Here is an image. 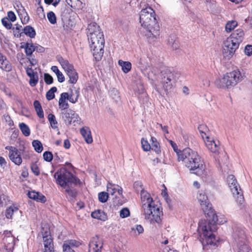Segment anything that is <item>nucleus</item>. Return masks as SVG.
I'll list each match as a JSON object with an SVG mask.
<instances>
[{
  "label": "nucleus",
  "mask_w": 252,
  "mask_h": 252,
  "mask_svg": "<svg viewBox=\"0 0 252 252\" xmlns=\"http://www.w3.org/2000/svg\"><path fill=\"white\" fill-rule=\"evenodd\" d=\"M62 118L67 125L71 124V117L74 115V111L71 109H67L62 113Z\"/></svg>",
  "instance_id": "bb28decb"
},
{
  "label": "nucleus",
  "mask_w": 252,
  "mask_h": 252,
  "mask_svg": "<svg viewBox=\"0 0 252 252\" xmlns=\"http://www.w3.org/2000/svg\"><path fill=\"white\" fill-rule=\"evenodd\" d=\"M143 214L145 219L151 224L157 223L158 225L161 222V216H162V212L159 207L155 205L154 203L144 205Z\"/></svg>",
  "instance_id": "0eeeda50"
},
{
  "label": "nucleus",
  "mask_w": 252,
  "mask_h": 252,
  "mask_svg": "<svg viewBox=\"0 0 252 252\" xmlns=\"http://www.w3.org/2000/svg\"><path fill=\"white\" fill-rule=\"evenodd\" d=\"M57 91L56 87H52L46 94V99L48 100H51L55 98V93Z\"/></svg>",
  "instance_id": "79ce46f5"
},
{
  "label": "nucleus",
  "mask_w": 252,
  "mask_h": 252,
  "mask_svg": "<svg viewBox=\"0 0 252 252\" xmlns=\"http://www.w3.org/2000/svg\"><path fill=\"white\" fill-rule=\"evenodd\" d=\"M7 16L9 20H10L12 22H14L16 20V17L14 13L10 11L7 13Z\"/></svg>",
  "instance_id": "13d9d810"
},
{
  "label": "nucleus",
  "mask_w": 252,
  "mask_h": 252,
  "mask_svg": "<svg viewBox=\"0 0 252 252\" xmlns=\"http://www.w3.org/2000/svg\"><path fill=\"white\" fill-rule=\"evenodd\" d=\"M244 32L242 29H238L235 31L231 35L228 37L231 38V39L233 41L237 43L239 45L243 41L244 39Z\"/></svg>",
  "instance_id": "6ab92c4d"
},
{
  "label": "nucleus",
  "mask_w": 252,
  "mask_h": 252,
  "mask_svg": "<svg viewBox=\"0 0 252 252\" xmlns=\"http://www.w3.org/2000/svg\"><path fill=\"white\" fill-rule=\"evenodd\" d=\"M107 190L109 194L114 195L117 193L118 195H121L123 193V189L121 187L117 185L109 184L107 187Z\"/></svg>",
  "instance_id": "4be33fe9"
},
{
  "label": "nucleus",
  "mask_w": 252,
  "mask_h": 252,
  "mask_svg": "<svg viewBox=\"0 0 252 252\" xmlns=\"http://www.w3.org/2000/svg\"><path fill=\"white\" fill-rule=\"evenodd\" d=\"M0 68L6 71H10L11 70V65L6 57L0 53Z\"/></svg>",
  "instance_id": "b1692460"
},
{
  "label": "nucleus",
  "mask_w": 252,
  "mask_h": 252,
  "mask_svg": "<svg viewBox=\"0 0 252 252\" xmlns=\"http://www.w3.org/2000/svg\"><path fill=\"white\" fill-rule=\"evenodd\" d=\"M5 237L4 238L3 240L5 243V246L7 250L12 251L13 250L15 244V238L11 234L10 231H6L5 232Z\"/></svg>",
  "instance_id": "f3484780"
},
{
  "label": "nucleus",
  "mask_w": 252,
  "mask_h": 252,
  "mask_svg": "<svg viewBox=\"0 0 252 252\" xmlns=\"http://www.w3.org/2000/svg\"><path fill=\"white\" fill-rule=\"evenodd\" d=\"M79 90V88L77 89L75 87H73L72 89H71L70 93H67L68 97L66 98L71 103H75L78 101L80 95Z\"/></svg>",
  "instance_id": "412c9836"
},
{
  "label": "nucleus",
  "mask_w": 252,
  "mask_h": 252,
  "mask_svg": "<svg viewBox=\"0 0 252 252\" xmlns=\"http://www.w3.org/2000/svg\"><path fill=\"white\" fill-rule=\"evenodd\" d=\"M130 215V212L128 208H124L120 212V216L122 218H125Z\"/></svg>",
  "instance_id": "3c124183"
},
{
  "label": "nucleus",
  "mask_w": 252,
  "mask_h": 252,
  "mask_svg": "<svg viewBox=\"0 0 252 252\" xmlns=\"http://www.w3.org/2000/svg\"><path fill=\"white\" fill-rule=\"evenodd\" d=\"M34 51H36L38 53H43L44 52L45 50L44 47L39 45H34Z\"/></svg>",
  "instance_id": "69168bd1"
},
{
  "label": "nucleus",
  "mask_w": 252,
  "mask_h": 252,
  "mask_svg": "<svg viewBox=\"0 0 252 252\" xmlns=\"http://www.w3.org/2000/svg\"><path fill=\"white\" fill-rule=\"evenodd\" d=\"M23 32L31 38H34L36 32L33 27L31 26H26L23 29Z\"/></svg>",
  "instance_id": "2f4dec72"
},
{
  "label": "nucleus",
  "mask_w": 252,
  "mask_h": 252,
  "mask_svg": "<svg viewBox=\"0 0 252 252\" xmlns=\"http://www.w3.org/2000/svg\"><path fill=\"white\" fill-rule=\"evenodd\" d=\"M160 82L165 90H167L172 86V81H174L178 78L179 74L172 69L165 68L160 72Z\"/></svg>",
  "instance_id": "9d476101"
},
{
  "label": "nucleus",
  "mask_w": 252,
  "mask_h": 252,
  "mask_svg": "<svg viewBox=\"0 0 252 252\" xmlns=\"http://www.w3.org/2000/svg\"><path fill=\"white\" fill-rule=\"evenodd\" d=\"M159 73V70L157 67H152L147 73L148 78L152 82H155L158 80Z\"/></svg>",
  "instance_id": "a878e982"
},
{
  "label": "nucleus",
  "mask_w": 252,
  "mask_h": 252,
  "mask_svg": "<svg viewBox=\"0 0 252 252\" xmlns=\"http://www.w3.org/2000/svg\"><path fill=\"white\" fill-rule=\"evenodd\" d=\"M31 168L32 172L34 173V174L36 176H38L40 173L39 169L35 163H32L31 165Z\"/></svg>",
  "instance_id": "864d4df0"
},
{
  "label": "nucleus",
  "mask_w": 252,
  "mask_h": 252,
  "mask_svg": "<svg viewBox=\"0 0 252 252\" xmlns=\"http://www.w3.org/2000/svg\"><path fill=\"white\" fill-rule=\"evenodd\" d=\"M204 213L207 214L208 218L207 220H201L198 223V230L200 233V241L201 243L203 249L204 250L216 249L218 246V242L215 239V235L213 234L212 226L215 227V224L218 223V216L211 210Z\"/></svg>",
  "instance_id": "f257e3e1"
},
{
  "label": "nucleus",
  "mask_w": 252,
  "mask_h": 252,
  "mask_svg": "<svg viewBox=\"0 0 252 252\" xmlns=\"http://www.w3.org/2000/svg\"><path fill=\"white\" fill-rule=\"evenodd\" d=\"M237 26V22L235 20L227 22L225 25V31L227 32H231Z\"/></svg>",
  "instance_id": "ea45409f"
},
{
  "label": "nucleus",
  "mask_w": 252,
  "mask_h": 252,
  "mask_svg": "<svg viewBox=\"0 0 252 252\" xmlns=\"http://www.w3.org/2000/svg\"><path fill=\"white\" fill-rule=\"evenodd\" d=\"M37 116L40 118H42L44 117V113L42 108V107L40 106L39 108L35 110Z\"/></svg>",
  "instance_id": "0e129e2a"
},
{
  "label": "nucleus",
  "mask_w": 252,
  "mask_h": 252,
  "mask_svg": "<svg viewBox=\"0 0 252 252\" xmlns=\"http://www.w3.org/2000/svg\"><path fill=\"white\" fill-rule=\"evenodd\" d=\"M71 124H73L76 122H78L79 117L76 113H75L74 111V115H72V117H71Z\"/></svg>",
  "instance_id": "338daca9"
},
{
  "label": "nucleus",
  "mask_w": 252,
  "mask_h": 252,
  "mask_svg": "<svg viewBox=\"0 0 252 252\" xmlns=\"http://www.w3.org/2000/svg\"><path fill=\"white\" fill-rule=\"evenodd\" d=\"M118 63L122 67L123 71L125 73H128L131 68V63L129 62L119 60Z\"/></svg>",
  "instance_id": "473e14b6"
},
{
  "label": "nucleus",
  "mask_w": 252,
  "mask_h": 252,
  "mask_svg": "<svg viewBox=\"0 0 252 252\" xmlns=\"http://www.w3.org/2000/svg\"><path fill=\"white\" fill-rule=\"evenodd\" d=\"M197 198L204 213H206V212L210 210L212 205L209 202L208 197L204 192L199 191Z\"/></svg>",
  "instance_id": "dca6fc26"
},
{
  "label": "nucleus",
  "mask_w": 252,
  "mask_h": 252,
  "mask_svg": "<svg viewBox=\"0 0 252 252\" xmlns=\"http://www.w3.org/2000/svg\"><path fill=\"white\" fill-rule=\"evenodd\" d=\"M206 147L213 153H218L220 149V142L218 140H215L209 136H206V139L204 140Z\"/></svg>",
  "instance_id": "4468645a"
},
{
  "label": "nucleus",
  "mask_w": 252,
  "mask_h": 252,
  "mask_svg": "<svg viewBox=\"0 0 252 252\" xmlns=\"http://www.w3.org/2000/svg\"><path fill=\"white\" fill-rule=\"evenodd\" d=\"M223 46V54L226 58H229L232 56L239 45L228 37L224 42Z\"/></svg>",
  "instance_id": "f8f14e48"
},
{
  "label": "nucleus",
  "mask_w": 252,
  "mask_h": 252,
  "mask_svg": "<svg viewBox=\"0 0 252 252\" xmlns=\"http://www.w3.org/2000/svg\"><path fill=\"white\" fill-rule=\"evenodd\" d=\"M178 160L183 161L185 165L190 171H195L193 173L197 175H202L205 169L203 159L197 152L189 148L184 149L177 153Z\"/></svg>",
  "instance_id": "f03ea898"
},
{
  "label": "nucleus",
  "mask_w": 252,
  "mask_h": 252,
  "mask_svg": "<svg viewBox=\"0 0 252 252\" xmlns=\"http://www.w3.org/2000/svg\"><path fill=\"white\" fill-rule=\"evenodd\" d=\"M44 81L47 84H51L53 83V78L49 74L45 73Z\"/></svg>",
  "instance_id": "603ef678"
},
{
  "label": "nucleus",
  "mask_w": 252,
  "mask_h": 252,
  "mask_svg": "<svg viewBox=\"0 0 252 252\" xmlns=\"http://www.w3.org/2000/svg\"><path fill=\"white\" fill-rule=\"evenodd\" d=\"M141 199L142 202V208H143L144 205H150L154 203L153 198L151 197L150 194L143 189L140 190Z\"/></svg>",
  "instance_id": "a211bd4d"
},
{
  "label": "nucleus",
  "mask_w": 252,
  "mask_h": 252,
  "mask_svg": "<svg viewBox=\"0 0 252 252\" xmlns=\"http://www.w3.org/2000/svg\"><path fill=\"white\" fill-rule=\"evenodd\" d=\"M37 82H38V77H37V78H36L35 77V75L32 76L30 77L29 83L31 86H32V87L35 86L37 84Z\"/></svg>",
  "instance_id": "6e6d98bb"
},
{
  "label": "nucleus",
  "mask_w": 252,
  "mask_h": 252,
  "mask_svg": "<svg viewBox=\"0 0 252 252\" xmlns=\"http://www.w3.org/2000/svg\"><path fill=\"white\" fill-rule=\"evenodd\" d=\"M67 97V93H63L61 94L59 100V106L60 109L62 110H66L69 107V104L66 101Z\"/></svg>",
  "instance_id": "5701e85b"
},
{
  "label": "nucleus",
  "mask_w": 252,
  "mask_h": 252,
  "mask_svg": "<svg viewBox=\"0 0 252 252\" xmlns=\"http://www.w3.org/2000/svg\"><path fill=\"white\" fill-rule=\"evenodd\" d=\"M140 23L148 32L147 36L157 38L159 35V27L156 18L155 12L150 7L142 9L140 14Z\"/></svg>",
  "instance_id": "20e7f679"
},
{
  "label": "nucleus",
  "mask_w": 252,
  "mask_h": 252,
  "mask_svg": "<svg viewBox=\"0 0 252 252\" xmlns=\"http://www.w3.org/2000/svg\"><path fill=\"white\" fill-rule=\"evenodd\" d=\"M80 243L75 240H69L64 243L63 248V252H75L71 247H77L80 245Z\"/></svg>",
  "instance_id": "aec40b11"
},
{
  "label": "nucleus",
  "mask_w": 252,
  "mask_h": 252,
  "mask_svg": "<svg viewBox=\"0 0 252 252\" xmlns=\"http://www.w3.org/2000/svg\"><path fill=\"white\" fill-rule=\"evenodd\" d=\"M232 237L237 245L238 252H252L251 249L246 244L245 232L242 228L235 227L233 230Z\"/></svg>",
  "instance_id": "1a4fd4ad"
},
{
  "label": "nucleus",
  "mask_w": 252,
  "mask_h": 252,
  "mask_svg": "<svg viewBox=\"0 0 252 252\" xmlns=\"http://www.w3.org/2000/svg\"><path fill=\"white\" fill-rule=\"evenodd\" d=\"M150 142L151 143V149L158 154L160 153L161 150L159 143L158 142L156 138L152 136L150 139Z\"/></svg>",
  "instance_id": "c85d7f7f"
},
{
  "label": "nucleus",
  "mask_w": 252,
  "mask_h": 252,
  "mask_svg": "<svg viewBox=\"0 0 252 252\" xmlns=\"http://www.w3.org/2000/svg\"><path fill=\"white\" fill-rule=\"evenodd\" d=\"M19 128L25 136H29L31 134V130L29 126L24 123H21L19 125Z\"/></svg>",
  "instance_id": "f704fd0d"
},
{
  "label": "nucleus",
  "mask_w": 252,
  "mask_h": 252,
  "mask_svg": "<svg viewBox=\"0 0 252 252\" xmlns=\"http://www.w3.org/2000/svg\"><path fill=\"white\" fill-rule=\"evenodd\" d=\"M5 149L9 150V158L10 160L16 165H20L22 163L20 152L15 147L6 146Z\"/></svg>",
  "instance_id": "ddd939ff"
},
{
  "label": "nucleus",
  "mask_w": 252,
  "mask_h": 252,
  "mask_svg": "<svg viewBox=\"0 0 252 252\" xmlns=\"http://www.w3.org/2000/svg\"><path fill=\"white\" fill-rule=\"evenodd\" d=\"M36 201L40 202H45L46 201V199L44 195L39 192H38V197Z\"/></svg>",
  "instance_id": "680f3d73"
},
{
  "label": "nucleus",
  "mask_w": 252,
  "mask_h": 252,
  "mask_svg": "<svg viewBox=\"0 0 252 252\" xmlns=\"http://www.w3.org/2000/svg\"><path fill=\"white\" fill-rule=\"evenodd\" d=\"M80 133L83 136L85 141L87 143L90 144L93 142V138L91 136V131L89 128H82L80 129Z\"/></svg>",
  "instance_id": "cd10ccee"
},
{
  "label": "nucleus",
  "mask_w": 252,
  "mask_h": 252,
  "mask_svg": "<svg viewBox=\"0 0 252 252\" xmlns=\"http://www.w3.org/2000/svg\"><path fill=\"white\" fill-rule=\"evenodd\" d=\"M1 23L3 26L8 30L11 29L12 26L11 23L7 17H4L1 19Z\"/></svg>",
  "instance_id": "09e8293b"
},
{
  "label": "nucleus",
  "mask_w": 252,
  "mask_h": 252,
  "mask_svg": "<svg viewBox=\"0 0 252 252\" xmlns=\"http://www.w3.org/2000/svg\"><path fill=\"white\" fill-rule=\"evenodd\" d=\"M198 129L203 140L206 139V136H209L208 134V129L206 126L200 125L199 126Z\"/></svg>",
  "instance_id": "58836bf2"
},
{
  "label": "nucleus",
  "mask_w": 252,
  "mask_h": 252,
  "mask_svg": "<svg viewBox=\"0 0 252 252\" xmlns=\"http://www.w3.org/2000/svg\"><path fill=\"white\" fill-rule=\"evenodd\" d=\"M102 247V240L95 236L92 238L89 244V252H101Z\"/></svg>",
  "instance_id": "2eb2a0df"
},
{
  "label": "nucleus",
  "mask_w": 252,
  "mask_h": 252,
  "mask_svg": "<svg viewBox=\"0 0 252 252\" xmlns=\"http://www.w3.org/2000/svg\"><path fill=\"white\" fill-rule=\"evenodd\" d=\"M51 69L52 71L56 73L58 78V81L60 83H62L64 81L65 78L63 74L59 70L57 66H52Z\"/></svg>",
  "instance_id": "c9c22d12"
},
{
  "label": "nucleus",
  "mask_w": 252,
  "mask_h": 252,
  "mask_svg": "<svg viewBox=\"0 0 252 252\" xmlns=\"http://www.w3.org/2000/svg\"><path fill=\"white\" fill-rule=\"evenodd\" d=\"M90 47L96 61L101 59L104 52V39L103 32L96 23H90L88 27Z\"/></svg>",
  "instance_id": "7ed1b4c3"
},
{
  "label": "nucleus",
  "mask_w": 252,
  "mask_h": 252,
  "mask_svg": "<svg viewBox=\"0 0 252 252\" xmlns=\"http://www.w3.org/2000/svg\"><path fill=\"white\" fill-rule=\"evenodd\" d=\"M28 197L36 201L37 197H38V192H36L34 191H29L28 192Z\"/></svg>",
  "instance_id": "5fc2aeb1"
},
{
  "label": "nucleus",
  "mask_w": 252,
  "mask_h": 252,
  "mask_svg": "<svg viewBox=\"0 0 252 252\" xmlns=\"http://www.w3.org/2000/svg\"><path fill=\"white\" fill-rule=\"evenodd\" d=\"M0 166L3 169L7 166V162L2 157H0Z\"/></svg>",
  "instance_id": "052dcab7"
},
{
  "label": "nucleus",
  "mask_w": 252,
  "mask_h": 252,
  "mask_svg": "<svg viewBox=\"0 0 252 252\" xmlns=\"http://www.w3.org/2000/svg\"><path fill=\"white\" fill-rule=\"evenodd\" d=\"M32 145L36 152L40 153L43 151L42 144L40 141L34 140L32 142Z\"/></svg>",
  "instance_id": "a19ab883"
},
{
  "label": "nucleus",
  "mask_w": 252,
  "mask_h": 252,
  "mask_svg": "<svg viewBox=\"0 0 252 252\" xmlns=\"http://www.w3.org/2000/svg\"><path fill=\"white\" fill-rule=\"evenodd\" d=\"M43 159L47 162H50L53 158V155L51 152L46 151L43 154Z\"/></svg>",
  "instance_id": "8fccbe9b"
},
{
  "label": "nucleus",
  "mask_w": 252,
  "mask_h": 252,
  "mask_svg": "<svg viewBox=\"0 0 252 252\" xmlns=\"http://www.w3.org/2000/svg\"><path fill=\"white\" fill-rule=\"evenodd\" d=\"M244 52L247 56H249L252 55V45H247L245 48Z\"/></svg>",
  "instance_id": "4d7b16f0"
},
{
  "label": "nucleus",
  "mask_w": 252,
  "mask_h": 252,
  "mask_svg": "<svg viewBox=\"0 0 252 252\" xmlns=\"http://www.w3.org/2000/svg\"><path fill=\"white\" fill-rule=\"evenodd\" d=\"M243 79L238 69L226 73L223 77L217 80L215 84L217 87L221 89H229L236 85Z\"/></svg>",
  "instance_id": "39448f33"
},
{
  "label": "nucleus",
  "mask_w": 252,
  "mask_h": 252,
  "mask_svg": "<svg viewBox=\"0 0 252 252\" xmlns=\"http://www.w3.org/2000/svg\"><path fill=\"white\" fill-rule=\"evenodd\" d=\"M44 252H54L53 239L52 237L43 239Z\"/></svg>",
  "instance_id": "393cba45"
},
{
  "label": "nucleus",
  "mask_w": 252,
  "mask_h": 252,
  "mask_svg": "<svg viewBox=\"0 0 252 252\" xmlns=\"http://www.w3.org/2000/svg\"><path fill=\"white\" fill-rule=\"evenodd\" d=\"M91 216L94 219H97L102 221H105L107 219L106 214L103 211H101L99 210L92 212Z\"/></svg>",
  "instance_id": "c756f323"
},
{
  "label": "nucleus",
  "mask_w": 252,
  "mask_h": 252,
  "mask_svg": "<svg viewBox=\"0 0 252 252\" xmlns=\"http://www.w3.org/2000/svg\"><path fill=\"white\" fill-rule=\"evenodd\" d=\"M108 192L102 191L98 193V200L101 203L106 202L108 198Z\"/></svg>",
  "instance_id": "37998d69"
},
{
  "label": "nucleus",
  "mask_w": 252,
  "mask_h": 252,
  "mask_svg": "<svg viewBox=\"0 0 252 252\" xmlns=\"http://www.w3.org/2000/svg\"><path fill=\"white\" fill-rule=\"evenodd\" d=\"M226 182L232 193L235 197L239 208L240 209L243 208L245 206L243 193L235 177L231 174L228 175Z\"/></svg>",
  "instance_id": "6e6552de"
},
{
  "label": "nucleus",
  "mask_w": 252,
  "mask_h": 252,
  "mask_svg": "<svg viewBox=\"0 0 252 252\" xmlns=\"http://www.w3.org/2000/svg\"><path fill=\"white\" fill-rule=\"evenodd\" d=\"M136 231L137 232V234H135V235H139L142 233L144 231L143 226L140 224H136L134 227L131 228V232L136 233Z\"/></svg>",
  "instance_id": "de8ad7c7"
},
{
  "label": "nucleus",
  "mask_w": 252,
  "mask_h": 252,
  "mask_svg": "<svg viewBox=\"0 0 252 252\" xmlns=\"http://www.w3.org/2000/svg\"><path fill=\"white\" fill-rule=\"evenodd\" d=\"M168 43L170 45H171L172 48L174 50L177 49L179 47L178 42L177 40H174V42H172L170 41V40L169 39L168 40Z\"/></svg>",
  "instance_id": "bf43d9fd"
},
{
  "label": "nucleus",
  "mask_w": 252,
  "mask_h": 252,
  "mask_svg": "<svg viewBox=\"0 0 252 252\" xmlns=\"http://www.w3.org/2000/svg\"><path fill=\"white\" fill-rule=\"evenodd\" d=\"M18 208L16 206L12 205L6 209L5 211V217L8 219H11L14 212L18 211Z\"/></svg>",
  "instance_id": "72a5a7b5"
},
{
  "label": "nucleus",
  "mask_w": 252,
  "mask_h": 252,
  "mask_svg": "<svg viewBox=\"0 0 252 252\" xmlns=\"http://www.w3.org/2000/svg\"><path fill=\"white\" fill-rule=\"evenodd\" d=\"M41 232L43 239L52 237L50 229L48 227H42Z\"/></svg>",
  "instance_id": "c03bdc74"
},
{
  "label": "nucleus",
  "mask_w": 252,
  "mask_h": 252,
  "mask_svg": "<svg viewBox=\"0 0 252 252\" xmlns=\"http://www.w3.org/2000/svg\"><path fill=\"white\" fill-rule=\"evenodd\" d=\"M137 90L136 91L138 94H143L144 92V88L141 83L137 84Z\"/></svg>",
  "instance_id": "e2e57ef3"
},
{
  "label": "nucleus",
  "mask_w": 252,
  "mask_h": 252,
  "mask_svg": "<svg viewBox=\"0 0 252 252\" xmlns=\"http://www.w3.org/2000/svg\"><path fill=\"white\" fill-rule=\"evenodd\" d=\"M56 182L62 188L66 186L75 185L79 180L73 174L65 168L62 167L57 171L54 174Z\"/></svg>",
  "instance_id": "423d86ee"
},
{
  "label": "nucleus",
  "mask_w": 252,
  "mask_h": 252,
  "mask_svg": "<svg viewBox=\"0 0 252 252\" xmlns=\"http://www.w3.org/2000/svg\"><path fill=\"white\" fill-rule=\"evenodd\" d=\"M26 73L30 77L34 75L35 73L33 72L32 68L27 67L26 68Z\"/></svg>",
  "instance_id": "774afa93"
},
{
  "label": "nucleus",
  "mask_w": 252,
  "mask_h": 252,
  "mask_svg": "<svg viewBox=\"0 0 252 252\" xmlns=\"http://www.w3.org/2000/svg\"><path fill=\"white\" fill-rule=\"evenodd\" d=\"M141 145L143 150L144 151H149L151 150V144H150L148 142V141L145 139L144 138H142L141 139Z\"/></svg>",
  "instance_id": "49530a36"
},
{
  "label": "nucleus",
  "mask_w": 252,
  "mask_h": 252,
  "mask_svg": "<svg viewBox=\"0 0 252 252\" xmlns=\"http://www.w3.org/2000/svg\"><path fill=\"white\" fill-rule=\"evenodd\" d=\"M57 60L64 70L69 79V83L75 84L78 80V73L74 68L73 65L70 63L67 60L64 59L61 56L57 57Z\"/></svg>",
  "instance_id": "9b49d317"
},
{
  "label": "nucleus",
  "mask_w": 252,
  "mask_h": 252,
  "mask_svg": "<svg viewBox=\"0 0 252 252\" xmlns=\"http://www.w3.org/2000/svg\"><path fill=\"white\" fill-rule=\"evenodd\" d=\"M65 189L64 192L67 195L71 198L76 197L77 192L75 189L72 188V186H66L65 188H63Z\"/></svg>",
  "instance_id": "e433bc0d"
},
{
  "label": "nucleus",
  "mask_w": 252,
  "mask_h": 252,
  "mask_svg": "<svg viewBox=\"0 0 252 252\" xmlns=\"http://www.w3.org/2000/svg\"><path fill=\"white\" fill-rule=\"evenodd\" d=\"M21 48H25V53L27 56L31 57L34 51V45L32 43H26L25 45L21 46Z\"/></svg>",
  "instance_id": "7c9ffc66"
},
{
  "label": "nucleus",
  "mask_w": 252,
  "mask_h": 252,
  "mask_svg": "<svg viewBox=\"0 0 252 252\" xmlns=\"http://www.w3.org/2000/svg\"><path fill=\"white\" fill-rule=\"evenodd\" d=\"M48 119L52 128L57 129L58 128V123L54 114H49L48 116Z\"/></svg>",
  "instance_id": "4c0bfd02"
},
{
  "label": "nucleus",
  "mask_w": 252,
  "mask_h": 252,
  "mask_svg": "<svg viewBox=\"0 0 252 252\" xmlns=\"http://www.w3.org/2000/svg\"><path fill=\"white\" fill-rule=\"evenodd\" d=\"M47 17L49 22L52 24H55L57 22V18L55 14L53 11H50L47 13Z\"/></svg>",
  "instance_id": "a18cd8bd"
}]
</instances>
